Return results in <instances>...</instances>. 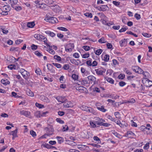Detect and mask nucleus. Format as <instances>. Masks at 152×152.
Wrapping results in <instances>:
<instances>
[{
    "instance_id": "f257e3e1",
    "label": "nucleus",
    "mask_w": 152,
    "mask_h": 152,
    "mask_svg": "<svg viewBox=\"0 0 152 152\" xmlns=\"http://www.w3.org/2000/svg\"><path fill=\"white\" fill-rule=\"evenodd\" d=\"M81 109L84 111L88 113H92L94 115H96V113L91 107H87L85 105H83L81 107Z\"/></svg>"
},
{
    "instance_id": "f03ea898",
    "label": "nucleus",
    "mask_w": 152,
    "mask_h": 152,
    "mask_svg": "<svg viewBox=\"0 0 152 152\" xmlns=\"http://www.w3.org/2000/svg\"><path fill=\"white\" fill-rule=\"evenodd\" d=\"M18 72L21 74L23 78L26 80H27L30 76L29 73L23 69H20Z\"/></svg>"
},
{
    "instance_id": "7ed1b4c3",
    "label": "nucleus",
    "mask_w": 152,
    "mask_h": 152,
    "mask_svg": "<svg viewBox=\"0 0 152 152\" xmlns=\"http://www.w3.org/2000/svg\"><path fill=\"white\" fill-rule=\"evenodd\" d=\"M142 83L145 86L147 87H150L152 86V81L150 80L148 78H143L142 80Z\"/></svg>"
},
{
    "instance_id": "20e7f679",
    "label": "nucleus",
    "mask_w": 152,
    "mask_h": 152,
    "mask_svg": "<svg viewBox=\"0 0 152 152\" xmlns=\"http://www.w3.org/2000/svg\"><path fill=\"white\" fill-rule=\"evenodd\" d=\"M45 20H48L47 21L52 23H57L58 21L57 18L53 17L46 16ZM46 21H47L46 20Z\"/></svg>"
},
{
    "instance_id": "39448f33",
    "label": "nucleus",
    "mask_w": 152,
    "mask_h": 152,
    "mask_svg": "<svg viewBox=\"0 0 152 152\" xmlns=\"http://www.w3.org/2000/svg\"><path fill=\"white\" fill-rule=\"evenodd\" d=\"M74 48V44L72 43H69L65 47V50L67 52H71Z\"/></svg>"
},
{
    "instance_id": "423d86ee",
    "label": "nucleus",
    "mask_w": 152,
    "mask_h": 152,
    "mask_svg": "<svg viewBox=\"0 0 152 152\" xmlns=\"http://www.w3.org/2000/svg\"><path fill=\"white\" fill-rule=\"evenodd\" d=\"M95 71L96 73L98 75H102L103 73L105 72L106 69H95Z\"/></svg>"
},
{
    "instance_id": "0eeeda50",
    "label": "nucleus",
    "mask_w": 152,
    "mask_h": 152,
    "mask_svg": "<svg viewBox=\"0 0 152 152\" xmlns=\"http://www.w3.org/2000/svg\"><path fill=\"white\" fill-rule=\"evenodd\" d=\"M95 118L96 121H94V123L98 125H101L102 122L105 121V120L102 118H100L98 117H96Z\"/></svg>"
},
{
    "instance_id": "6e6552de",
    "label": "nucleus",
    "mask_w": 152,
    "mask_h": 152,
    "mask_svg": "<svg viewBox=\"0 0 152 152\" xmlns=\"http://www.w3.org/2000/svg\"><path fill=\"white\" fill-rule=\"evenodd\" d=\"M132 69L135 72L139 74H141L143 72L142 69L137 66H134Z\"/></svg>"
},
{
    "instance_id": "1a4fd4ad",
    "label": "nucleus",
    "mask_w": 152,
    "mask_h": 152,
    "mask_svg": "<svg viewBox=\"0 0 152 152\" xmlns=\"http://www.w3.org/2000/svg\"><path fill=\"white\" fill-rule=\"evenodd\" d=\"M56 99L59 102L62 103H64L66 100V99L65 96H58L56 97Z\"/></svg>"
},
{
    "instance_id": "9d476101",
    "label": "nucleus",
    "mask_w": 152,
    "mask_h": 152,
    "mask_svg": "<svg viewBox=\"0 0 152 152\" xmlns=\"http://www.w3.org/2000/svg\"><path fill=\"white\" fill-rule=\"evenodd\" d=\"M64 106L66 108L71 107L73 106V104L70 102L68 101L67 100L64 102Z\"/></svg>"
},
{
    "instance_id": "9b49d317",
    "label": "nucleus",
    "mask_w": 152,
    "mask_h": 152,
    "mask_svg": "<svg viewBox=\"0 0 152 152\" xmlns=\"http://www.w3.org/2000/svg\"><path fill=\"white\" fill-rule=\"evenodd\" d=\"M36 6L37 8H39L41 9H43L44 10H46V7H47V6L46 4L43 3L37 4L36 5Z\"/></svg>"
},
{
    "instance_id": "f8f14e48",
    "label": "nucleus",
    "mask_w": 152,
    "mask_h": 152,
    "mask_svg": "<svg viewBox=\"0 0 152 152\" xmlns=\"http://www.w3.org/2000/svg\"><path fill=\"white\" fill-rule=\"evenodd\" d=\"M108 8V7L107 5H102L100 7H99L98 9L99 11H104L107 10Z\"/></svg>"
},
{
    "instance_id": "ddd939ff",
    "label": "nucleus",
    "mask_w": 152,
    "mask_h": 152,
    "mask_svg": "<svg viewBox=\"0 0 152 152\" xmlns=\"http://www.w3.org/2000/svg\"><path fill=\"white\" fill-rule=\"evenodd\" d=\"M20 113L21 115H23L27 117L29 116L30 114V113L29 112L25 110H21Z\"/></svg>"
},
{
    "instance_id": "4468645a",
    "label": "nucleus",
    "mask_w": 152,
    "mask_h": 152,
    "mask_svg": "<svg viewBox=\"0 0 152 152\" xmlns=\"http://www.w3.org/2000/svg\"><path fill=\"white\" fill-rule=\"evenodd\" d=\"M45 130L47 132H53L54 131L52 126L51 125L48 126L47 127H46L45 128Z\"/></svg>"
},
{
    "instance_id": "2eb2a0df",
    "label": "nucleus",
    "mask_w": 152,
    "mask_h": 152,
    "mask_svg": "<svg viewBox=\"0 0 152 152\" xmlns=\"http://www.w3.org/2000/svg\"><path fill=\"white\" fill-rule=\"evenodd\" d=\"M119 43L121 47L125 46L127 45V40L125 39H122L120 41Z\"/></svg>"
},
{
    "instance_id": "dca6fc26",
    "label": "nucleus",
    "mask_w": 152,
    "mask_h": 152,
    "mask_svg": "<svg viewBox=\"0 0 152 152\" xmlns=\"http://www.w3.org/2000/svg\"><path fill=\"white\" fill-rule=\"evenodd\" d=\"M76 89L78 91L82 93L86 89V88L85 87L81 86H78L77 87H76Z\"/></svg>"
},
{
    "instance_id": "f3484780",
    "label": "nucleus",
    "mask_w": 152,
    "mask_h": 152,
    "mask_svg": "<svg viewBox=\"0 0 152 152\" xmlns=\"http://www.w3.org/2000/svg\"><path fill=\"white\" fill-rule=\"evenodd\" d=\"M52 46H50V47L48 48L46 47H44V48L46 49L47 51H48L50 53L53 55L55 54V52L52 49Z\"/></svg>"
},
{
    "instance_id": "a211bd4d",
    "label": "nucleus",
    "mask_w": 152,
    "mask_h": 152,
    "mask_svg": "<svg viewBox=\"0 0 152 152\" xmlns=\"http://www.w3.org/2000/svg\"><path fill=\"white\" fill-rule=\"evenodd\" d=\"M17 132L18 129H17L11 132L12 133L10 134H12L13 136V137L12 138L13 140H14L15 138L17 137Z\"/></svg>"
},
{
    "instance_id": "6ab92c4d",
    "label": "nucleus",
    "mask_w": 152,
    "mask_h": 152,
    "mask_svg": "<svg viewBox=\"0 0 152 152\" xmlns=\"http://www.w3.org/2000/svg\"><path fill=\"white\" fill-rule=\"evenodd\" d=\"M88 80L92 82H95L96 81V78L94 76L90 75L87 77Z\"/></svg>"
},
{
    "instance_id": "aec40b11",
    "label": "nucleus",
    "mask_w": 152,
    "mask_h": 152,
    "mask_svg": "<svg viewBox=\"0 0 152 152\" xmlns=\"http://www.w3.org/2000/svg\"><path fill=\"white\" fill-rule=\"evenodd\" d=\"M1 83L5 85H7L10 83V82L7 79H2L1 80Z\"/></svg>"
},
{
    "instance_id": "412c9836",
    "label": "nucleus",
    "mask_w": 152,
    "mask_h": 152,
    "mask_svg": "<svg viewBox=\"0 0 152 152\" xmlns=\"http://www.w3.org/2000/svg\"><path fill=\"white\" fill-rule=\"evenodd\" d=\"M45 33L51 37H53L55 36V34L53 32L49 31H45Z\"/></svg>"
},
{
    "instance_id": "4be33fe9",
    "label": "nucleus",
    "mask_w": 152,
    "mask_h": 152,
    "mask_svg": "<svg viewBox=\"0 0 152 152\" xmlns=\"http://www.w3.org/2000/svg\"><path fill=\"white\" fill-rule=\"evenodd\" d=\"M18 2V0H10L9 3L11 4L12 7L13 8V6L17 4Z\"/></svg>"
},
{
    "instance_id": "5701e85b",
    "label": "nucleus",
    "mask_w": 152,
    "mask_h": 152,
    "mask_svg": "<svg viewBox=\"0 0 152 152\" xmlns=\"http://www.w3.org/2000/svg\"><path fill=\"white\" fill-rule=\"evenodd\" d=\"M26 93L29 96L33 97L34 95L33 92L29 89H28L26 91Z\"/></svg>"
},
{
    "instance_id": "b1692460",
    "label": "nucleus",
    "mask_w": 152,
    "mask_h": 152,
    "mask_svg": "<svg viewBox=\"0 0 152 152\" xmlns=\"http://www.w3.org/2000/svg\"><path fill=\"white\" fill-rule=\"evenodd\" d=\"M81 71L82 73L86 75H88L89 74L88 72L84 68L82 67L81 69Z\"/></svg>"
},
{
    "instance_id": "393cba45",
    "label": "nucleus",
    "mask_w": 152,
    "mask_h": 152,
    "mask_svg": "<svg viewBox=\"0 0 152 152\" xmlns=\"http://www.w3.org/2000/svg\"><path fill=\"white\" fill-rule=\"evenodd\" d=\"M104 79L107 81L111 84H113L114 83V80L112 78L107 77H104Z\"/></svg>"
},
{
    "instance_id": "a878e982",
    "label": "nucleus",
    "mask_w": 152,
    "mask_h": 152,
    "mask_svg": "<svg viewBox=\"0 0 152 152\" xmlns=\"http://www.w3.org/2000/svg\"><path fill=\"white\" fill-rule=\"evenodd\" d=\"M97 108L99 110L103 112H105L107 110L106 109L104 108V107L103 106L99 107H97Z\"/></svg>"
},
{
    "instance_id": "bb28decb",
    "label": "nucleus",
    "mask_w": 152,
    "mask_h": 152,
    "mask_svg": "<svg viewBox=\"0 0 152 152\" xmlns=\"http://www.w3.org/2000/svg\"><path fill=\"white\" fill-rule=\"evenodd\" d=\"M141 74H142L144 76V77L143 78H149L150 76L149 73L146 72H144L143 71V72H142V73Z\"/></svg>"
},
{
    "instance_id": "cd10ccee",
    "label": "nucleus",
    "mask_w": 152,
    "mask_h": 152,
    "mask_svg": "<svg viewBox=\"0 0 152 152\" xmlns=\"http://www.w3.org/2000/svg\"><path fill=\"white\" fill-rule=\"evenodd\" d=\"M35 25L34 22H28L27 24V26L28 28H32Z\"/></svg>"
},
{
    "instance_id": "c85d7f7f",
    "label": "nucleus",
    "mask_w": 152,
    "mask_h": 152,
    "mask_svg": "<svg viewBox=\"0 0 152 152\" xmlns=\"http://www.w3.org/2000/svg\"><path fill=\"white\" fill-rule=\"evenodd\" d=\"M1 9L2 10H5L9 11L10 10V7L9 5H5L3 6Z\"/></svg>"
},
{
    "instance_id": "c756f323",
    "label": "nucleus",
    "mask_w": 152,
    "mask_h": 152,
    "mask_svg": "<svg viewBox=\"0 0 152 152\" xmlns=\"http://www.w3.org/2000/svg\"><path fill=\"white\" fill-rule=\"evenodd\" d=\"M42 146L45 147L48 149L51 148L52 147H53L52 146H51L50 145L47 143L42 144Z\"/></svg>"
},
{
    "instance_id": "7c9ffc66",
    "label": "nucleus",
    "mask_w": 152,
    "mask_h": 152,
    "mask_svg": "<svg viewBox=\"0 0 152 152\" xmlns=\"http://www.w3.org/2000/svg\"><path fill=\"white\" fill-rule=\"evenodd\" d=\"M111 132L112 134L117 137L120 138L121 137L120 135L114 130L112 131Z\"/></svg>"
},
{
    "instance_id": "2f4dec72",
    "label": "nucleus",
    "mask_w": 152,
    "mask_h": 152,
    "mask_svg": "<svg viewBox=\"0 0 152 152\" xmlns=\"http://www.w3.org/2000/svg\"><path fill=\"white\" fill-rule=\"evenodd\" d=\"M54 8H53V9L54 11L57 12H58L60 10V7L58 5H56L54 6Z\"/></svg>"
},
{
    "instance_id": "473e14b6",
    "label": "nucleus",
    "mask_w": 152,
    "mask_h": 152,
    "mask_svg": "<svg viewBox=\"0 0 152 152\" xmlns=\"http://www.w3.org/2000/svg\"><path fill=\"white\" fill-rule=\"evenodd\" d=\"M98 42L100 43H106L107 41L105 39L104 37H102L99 40Z\"/></svg>"
},
{
    "instance_id": "72a5a7b5",
    "label": "nucleus",
    "mask_w": 152,
    "mask_h": 152,
    "mask_svg": "<svg viewBox=\"0 0 152 152\" xmlns=\"http://www.w3.org/2000/svg\"><path fill=\"white\" fill-rule=\"evenodd\" d=\"M114 121L115 122L117 125H118L121 127H123V125L119 120H118L117 121H116L115 120V121Z\"/></svg>"
},
{
    "instance_id": "f704fd0d",
    "label": "nucleus",
    "mask_w": 152,
    "mask_h": 152,
    "mask_svg": "<svg viewBox=\"0 0 152 152\" xmlns=\"http://www.w3.org/2000/svg\"><path fill=\"white\" fill-rule=\"evenodd\" d=\"M41 113L39 111H37L35 113V115L37 118H39L41 116Z\"/></svg>"
},
{
    "instance_id": "c9c22d12",
    "label": "nucleus",
    "mask_w": 152,
    "mask_h": 152,
    "mask_svg": "<svg viewBox=\"0 0 152 152\" xmlns=\"http://www.w3.org/2000/svg\"><path fill=\"white\" fill-rule=\"evenodd\" d=\"M35 72L37 75H40L42 74L41 71L39 68H37L36 69Z\"/></svg>"
},
{
    "instance_id": "e433bc0d",
    "label": "nucleus",
    "mask_w": 152,
    "mask_h": 152,
    "mask_svg": "<svg viewBox=\"0 0 152 152\" xmlns=\"http://www.w3.org/2000/svg\"><path fill=\"white\" fill-rule=\"evenodd\" d=\"M109 60V56L108 55H105L104 57V60L106 62H107Z\"/></svg>"
},
{
    "instance_id": "4c0bfd02",
    "label": "nucleus",
    "mask_w": 152,
    "mask_h": 152,
    "mask_svg": "<svg viewBox=\"0 0 152 152\" xmlns=\"http://www.w3.org/2000/svg\"><path fill=\"white\" fill-rule=\"evenodd\" d=\"M56 138L57 139L58 142L61 143V142H63L64 140L63 138L57 136Z\"/></svg>"
},
{
    "instance_id": "58836bf2",
    "label": "nucleus",
    "mask_w": 152,
    "mask_h": 152,
    "mask_svg": "<svg viewBox=\"0 0 152 152\" xmlns=\"http://www.w3.org/2000/svg\"><path fill=\"white\" fill-rule=\"evenodd\" d=\"M72 78L74 80H77L78 79V76L77 75L75 74H73L72 76Z\"/></svg>"
},
{
    "instance_id": "ea45409f",
    "label": "nucleus",
    "mask_w": 152,
    "mask_h": 152,
    "mask_svg": "<svg viewBox=\"0 0 152 152\" xmlns=\"http://www.w3.org/2000/svg\"><path fill=\"white\" fill-rule=\"evenodd\" d=\"M45 2L48 5H51L53 4L54 1L53 0H44Z\"/></svg>"
},
{
    "instance_id": "a19ab883",
    "label": "nucleus",
    "mask_w": 152,
    "mask_h": 152,
    "mask_svg": "<svg viewBox=\"0 0 152 152\" xmlns=\"http://www.w3.org/2000/svg\"><path fill=\"white\" fill-rule=\"evenodd\" d=\"M57 29L59 30L64 31H68V29L66 28L62 27H58L57 28Z\"/></svg>"
},
{
    "instance_id": "79ce46f5",
    "label": "nucleus",
    "mask_w": 152,
    "mask_h": 152,
    "mask_svg": "<svg viewBox=\"0 0 152 152\" xmlns=\"http://www.w3.org/2000/svg\"><path fill=\"white\" fill-rule=\"evenodd\" d=\"M102 52V50L101 49L97 50L95 52V54L97 55H100Z\"/></svg>"
},
{
    "instance_id": "37998d69",
    "label": "nucleus",
    "mask_w": 152,
    "mask_h": 152,
    "mask_svg": "<svg viewBox=\"0 0 152 152\" xmlns=\"http://www.w3.org/2000/svg\"><path fill=\"white\" fill-rule=\"evenodd\" d=\"M113 72V71L112 69H108L107 71L106 74L107 75L110 76L112 74Z\"/></svg>"
},
{
    "instance_id": "c03bdc74",
    "label": "nucleus",
    "mask_w": 152,
    "mask_h": 152,
    "mask_svg": "<svg viewBox=\"0 0 152 152\" xmlns=\"http://www.w3.org/2000/svg\"><path fill=\"white\" fill-rule=\"evenodd\" d=\"M127 29H128L127 27L125 26V27H124V26L123 28H122L121 29H120L119 30V32L121 33L123 32H124Z\"/></svg>"
},
{
    "instance_id": "a18cd8bd",
    "label": "nucleus",
    "mask_w": 152,
    "mask_h": 152,
    "mask_svg": "<svg viewBox=\"0 0 152 152\" xmlns=\"http://www.w3.org/2000/svg\"><path fill=\"white\" fill-rule=\"evenodd\" d=\"M52 64L54 66L58 68H61L62 66L61 65L59 64L53 63Z\"/></svg>"
},
{
    "instance_id": "49530a36",
    "label": "nucleus",
    "mask_w": 152,
    "mask_h": 152,
    "mask_svg": "<svg viewBox=\"0 0 152 152\" xmlns=\"http://www.w3.org/2000/svg\"><path fill=\"white\" fill-rule=\"evenodd\" d=\"M54 58L58 61H60L61 60V57L60 56L58 55L54 56Z\"/></svg>"
},
{
    "instance_id": "de8ad7c7",
    "label": "nucleus",
    "mask_w": 152,
    "mask_h": 152,
    "mask_svg": "<svg viewBox=\"0 0 152 152\" xmlns=\"http://www.w3.org/2000/svg\"><path fill=\"white\" fill-rule=\"evenodd\" d=\"M70 62L73 64H74L76 65H78V63L76 60L75 59H71L70 60Z\"/></svg>"
},
{
    "instance_id": "09e8293b",
    "label": "nucleus",
    "mask_w": 152,
    "mask_h": 152,
    "mask_svg": "<svg viewBox=\"0 0 152 152\" xmlns=\"http://www.w3.org/2000/svg\"><path fill=\"white\" fill-rule=\"evenodd\" d=\"M142 34L144 37H150L151 36V34L146 33H142Z\"/></svg>"
},
{
    "instance_id": "8fccbe9b",
    "label": "nucleus",
    "mask_w": 152,
    "mask_h": 152,
    "mask_svg": "<svg viewBox=\"0 0 152 152\" xmlns=\"http://www.w3.org/2000/svg\"><path fill=\"white\" fill-rule=\"evenodd\" d=\"M47 66L48 68V69L49 71H51L52 69V66L51 64H47Z\"/></svg>"
},
{
    "instance_id": "3c124183",
    "label": "nucleus",
    "mask_w": 152,
    "mask_h": 152,
    "mask_svg": "<svg viewBox=\"0 0 152 152\" xmlns=\"http://www.w3.org/2000/svg\"><path fill=\"white\" fill-rule=\"evenodd\" d=\"M82 57L84 58H86L89 57L90 55L89 53H87L83 55H82Z\"/></svg>"
},
{
    "instance_id": "603ef678",
    "label": "nucleus",
    "mask_w": 152,
    "mask_h": 152,
    "mask_svg": "<svg viewBox=\"0 0 152 152\" xmlns=\"http://www.w3.org/2000/svg\"><path fill=\"white\" fill-rule=\"evenodd\" d=\"M15 66L12 65H9L8 66V68L11 70H12L13 69H15Z\"/></svg>"
},
{
    "instance_id": "864d4df0",
    "label": "nucleus",
    "mask_w": 152,
    "mask_h": 152,
    "mask_svg": "<svg viewBox=\"0 0 152 152\" xmlns=\"http://www.w3.org/2000/svg\"><path fill=\"white\" fill-rule=\"evenodd\" d=\"M90 124L91 126L93 128L96 127V124L94 123V121H90Z\"/></svg>"
},
{
    "instance_id": "5fc2aeb1",
    "label": "nucleus",
    "mask_w": 152,
    "mask_h": 152,
    "mask_svg": "<svg viewBox=\"0 0 152 152\" xmlns=\"http://www.w3.org/2000/svg\"><path fill=\"white\" fill-rule=\"evenodd\" d=\"M126 33L127 34L132 35L135 37H137L138 36L136 34L133 33L131 31H129L126 32Z\"/></svg>"
},
{
    "instance_id": "6e6d98bb",
    "label": "nucleus",
    "mask_w": 152,
    "mask_h": 152,
    "mask_svg": "<svg viewBox=\"0 0 152 152\" xmlns=\"http://www.w3.org/2000/svg\"><path fill=\"white\" fill-rule=\"evenodd\" d=\"M69 129V128L68 126L67 125H65L64 126H63L62 131L63 132H65L67 131Z\"/></svg>"
},
{
    "instance_id": "4d7b16f0",
    "label": "nucleus",
    "mask_w": 152,
    "mask_h": 152,
    "mask_svg": "<svg viewBox=\"0 0 152 152\" xmlns=\"http://www.w3.org/2000/svg\"><path fill=\"white\" fill-rule=\"evenodd\" d=\"M73 57L76 58H78L80 57L79 54L77 53H74L73 55Z\"/></svg>"
},
{
    "instance_id": "13d9d810",
    "label": "nucleus",
    "mask_w": 152,
    "mask_h": 152,
    "mask_svg": "<svg viewBox=\"0 0 152 152\" xmlns=\"http://www.w3.org/2000/svg\"><path fill=\"white\" fill-rule=\"evenodd\" d=\"M35 105L37 107L40 108L44 107V106L43 105L39 104L37 103H36Z\"/></svg>"
},
{
    "instance_id": "bf43d9fd",
    "label": "nucleus",
    "mask_w": 152,
    "mask_h": 152,
    "mask_svg": "<svg viewBox=\"0 0 152 152\" xmlns=\"http://www.w3.org/2000/svg\"><path fill=\"white\" fill-rule=\"evenodd\" d=\"M56 121L57 122L59 123L60 124H62L64 123V121L62 120L59 118H57L56 119Z\"/></svg>"
},
{
    "instance_id": "052dcab7",
    "label": "nucleus",
    "mask_w": 152,
    "mask_h": 152,
    "mask_svg": "<svg viewBox=\"0 0 152 152\" xmlns=\"http://www.w3.org/2000/svg\"><path fill=\"white\" fill-rule=\"evenodd\" d=\"M69 65L66 64L64 65L63 67V69L64 70H67L69 69Z\"/></svg>"
},
{
    "instance_id": "680f3d73",
    "label": "nucleus",
    "mask_w": 152,
    "mask_h": 152,
    "mask_svg": "<svg viewBox=\"0 0 152 152\" xmlns=\"http://www.w3.org/2000/svg\"><path fill=\"white\" fill-rule=\"evenodd\" d=\"M81 83L82 85H85L86 84L88 83V81L87 80L83 79L81 81Z\"/></svg>"
},
{
    "instance_id": "e2e57ef3",
    "label": "nucleus",
    "mask_w": 152,
    "mask_h": 152,
    "mask_svg": "<svg viewBox=\"0 0 152 152\" xmlns=\"http://www.w3.org/2000/svg\"><path fill=\"white\" fill-rule=\"evenodd\" d=\"M40 36L41 35L39 34H35L34 35V37L37 40H40Z\"/></svg>"
},
{
    "instance_id": "0e129e2a",
    "label": "nucleus",
    "mask_w": 152,
    "mask_h": 152,
    "mask_svg": "<svg viewBox=\"0 0 152 152\" xmlns=\"http://www.w3.org/2000/svg\"><path fill=\"white\" fill-rule=\"evenodd\" d=\"M107 118L110 120L111 121H115V118H112V117L110 116V115H108L107 116Z\"/></svg>"
},
{
    "instance_id": "69168bd1",
    "label": "nucleus",
    "mask_w": 152,
    "mask_h": 152,
    "mask_svg": "<svg viewBox=\"0 0 152 152\" xmlns=\"http://www.w3.org/2000/svg\"><path fill=\"white\" fill-rule=\"evenodd\" d=\"M134 16L135 18L138 20L140 19L141 18L140 15L138 13H136Z\"/></svg>"
},
{
    "instance_id": "338daca9",
    "label": "nucleus",
    "mask_w": 152,
    "mask_h": 152,
    "mask_svg": "<svg viewBox=\"0 0 152 152\" xmlns=\"http://www.w3.org/2000/svg\"><path fill=\"white\" fill-rule=\"evenodd\" d=\"M59 80L61 83H63L65 82V80H64V76L62 75L59 78Z\"/></svg>"
},
{
    "instance_id": "774afa93",
    "label": "nucleus",
    "mask_w": 152,
    "mask_h": 152,
    "mask_svg": "<svg viewBox=\"0 0 152 152\" xmlns=\"http://www.w3.org/2000/svg\"><path fill=\"white\" fill-rule=\"evenodd\" d=\"M149 142L147 143L143 147L144 149L147 150L148 149L149 147Z\"/></svg>"
}]
</instances>
